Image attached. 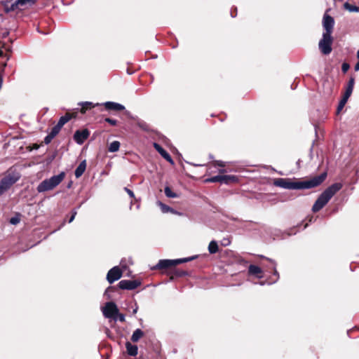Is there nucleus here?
<instances>
[{
    "label": "nucleus",
    "mask_w": 359,
    "mask_h": 359,
    "mask_svg": "<svg viewBox=\"0 0 359 359\" xmlns=\"http://www.w3.org/2000/svg\"><path fill=\"white\" fill-rule=\"evenodd\" d=\"M349 65L346 62H344L341 65V70L344 73H346L349 69Z\"/></svg>",
    "instance_id": "obj_34"
},
{
    "label": "nucleus",
    "mask_w": 359,
    "mask_h": 359,
    "mask_svg": "<svg viewBox=\"0 0 359 359\" xmlns=\"http://www.w3.org/2000/svg\"><path fill=\"white\" fill-rule=\"evenodd\" d=\"M235 15H233V13L231 12V17H234Z\"/></svg>",
    "instance_id": "obj_48"
},
{
    "label": "nucleus",
    "mask_w": 359,
    "mask_h": 359,
    "mask_svg": "<svg viewBox=\"0 0 359 359\" xmlns=\"http://www.w3.org/2000/svg\"><path fill=\"white\" fill-rule=\"evenodd\" d=\"M54 138V137L51 136V134L49 133L44 139V142L46 144H48L50 141Z\"/></svg>",
    "instance_id": "obj_37"
},
{
    "label": "nucleus",
    "mask_w": 359,
    "mask_h": 359,
    "mask_svg": "<svg viewBox=\"0 0 359 359\" xmlns=\"http://www.w3.org/2000/svg\"><path fill=\"white\" fill-rule=\"evenodd\" d=\"M333 39L331 34H323V38L319 41V49L324 55H328L332 52V43Z\"/></svg>",
    "instance_id": "obj_4"
},
{
    "label": "nucleus",
    "mask_w": 359,
    "mask_h": 359,
    "mask_svg": "<svg viewBox=\"0 0 359 359\" xmlns=\"http://www.w3.org/2000/svg\"><path fill=\"white\" fill-rule=\"evenodd\" d=\"M122 276V271L118 266H114L111 269L107 275V281L109 283H113L116 280L120 279Z\"/></svg>",
    "instance_id": "obj_8"
},
{
    "label": "nucleus",
    "mask_w": 359,
    "mask_h": 359,
    "mask_svg": "<svg viewBox=\"0 0 359 359\" xmlns=\"http://www.w3.org/2000/svg\"><path fill=\"white\" fill-rule=\"evenodd\" d=\"M65 172H62L59 175H54L49 179L44 180L37 187V191L39 193L50 191L56 187L64 180Z\"/></svg>",
    "instance_id": "obj_3"
},
{
    "label": "nucleus",
    "mask_w": 359,
    "mask_h": 359,
    "mask_svg": "<svg viewBox=\"0 0 359 359\" xmlns=\"http://www.w3.org/2000/svg\"><path fill=\"white\" fill-rule=\"evenodd\" d=\"M104 105L106 108L109 110L121 111L125 109L123 105L113 102H107Z\"/></svg>",
    "instance_id": "obj_14"
},
{
    "label": "nucleus",
    "mask_w": 359,
    "mask_h": 359,
    "mask_svg": "<svg viewBox=\"0 0 359 359\" xmlns=\"http://www.w3.org/2000/svg\"><path fill=\"white\" fill-rule=\"evenodd\" d=\"M187 259H163L160 260L157 265L155 266V269H168L172 266H174L178 264L186 262Z\"/></svg>",
    "instance_id": "obj_7"
},
{
    "label": "nucleus",
    "mask_w": 359,
    "mask_h": 359,
    "mask_svg": "<svg viewBox=\"0 0 359 359\" xmlns=\"http://www.w3.org/2000/svg\"><path fill=\"white\" fill-rule=\"evenodd\" d=\"M76 215V212H74L72 213V217H70V218L69 219V223H71L74 219Z\"/></svg>",
    "instance_id": "obj_43"
},
{
    "label": "nucleus",
    "mask_w": 359,
    "mask_h": 359,
    "mask_svg": "<svg viewBox=\"0 0 359 359\" xmlns=\"http://www.w3.org/2000/svg\"><path fill=\"white\" fill-rule=\"evenodd\" d=\"M126 347L128 355L131 356H135L137 355L138 348L136 345H133L130 342H126Z\"/></svg>",
    "instance_id": "obj_15"
},
{
    "label": "nucleus",
    "mask_w": 359,
    "mask_h": 359,
    "mask_svg": "<svg viewBox=\"0 0 359 359\" xmlns=\"http://www.w3.org/2000/svg\"><path fill=\"white\" fill-rule=\"evenodd\" d=\"M248 273L250 275L255 276L256 277L261 278H262V270L260 267L251 264L248 268Z\"/></svg>",
    "instance_id": "obj_13"
},
{
    "label": "nucleus",
    "mask_w": 359,
    "mask_h": 359,
    "mask_svg": "<svg viewBox=\"0 0 359 359\" xmlns=\"http://www.w3.org/2000/svg\"><path fill=\"white\" fill-rule=\"evenodd\" d=\"M334 24V20L333 18L325 13L323 16V26L325 29V32L323 33L332 34Z\"/></svg>",
    "instance_id": "obj_9"
},
{
    "label": "nucleus",
    "mask_w": 359,
    "mask_h": 359,
    "mask_svg": "<svg viewBox=\"0 0 359 359\" xmlns=\"http://www.w3.org/2000/svg\"><path fill=\"white\" fill-rule=\"evenodd\" d=\"M105 121L111 124V126H116L117 124V121L115 119H111L110 118H106Z\"/></svg>",
    "instance_id": "obj_35"
},
{
    "label": "nucleus",
    "mask_w": 359,
    "mask_h": 359,
    "mask_svg": "<svg viewBox=\"0 0 359 359\" xmlns=\"http://www.w3.org/2000/svg\"><path fill=\"white\" fill-rule=\"evenodd\" d=\"M90 135L87 129L76 130L74 135V140L79 144H82Z\"/></svg>",
    "instance_id": "obj_11"
},
{
    "label": "nucleus",
    "mask_w": 359,
    "mask_h": 359,
    "mask_svg": "<svg viewBox=\"0 0 359 359\" xmlns=\"http://www.w3.org/2000/svg\"><path fill=\"white\" fill-rule=\"evenodd\" d=\"M165 194L168 198H177V195L174 193L169 187H165L164 189Z\"/></svg>",
    "instance_id": "obj_26"
},
{
    "label": "nucleus",
    "mask_w": 359,
    "mask_h": 359,
    "mask_svg": "<svg viewBox=\"0 0 359 359\" xmlns=\"http://www.w3.org/2000/svg\"><path fill=\"white\" fill-rule=\"evenodd\" d=\"M275 275H278V272L276 270H275V272H274Z\"/></svg>",
    "instance_id": "obj_46"
},
{
    "label": "nucleus",
    "mask_w": 359,
    "mask_h": 359,
    "mask_svg": "<svg viewBox=\"0 0 359 359\" xmlns=\"http://www.w3.org/2000/svg\"><path fill=\"white\" fill-rule=\"evenodd\" d=\"M124 190L128 193V194L130 196V198H134L135 197V195H134V193H133V191H131L130 189H129L127 187H125Z\"/></svg>",
    "instance_id": "obj_38"
},
{
    "label": "nucleus",
    "mask_w": 359,
    "mask_h": 359,
    "mask_svg": "<svg viewBox=\"0 0 359 359\" xmlns=\"http://www.w3.org/2000/svg\"><path fill=\"white\" fill-rule=\"evenodd\" d=\"M357 58H358V62L355 65V71H359V50L357 52Z\"/></svg>",
    "instance_id": "obj_40"
},
{
    "label": "nucleus",
    "mask_w": 359,
    "mask_h": 359,
    "mask_svg": "<svg viewBox=\"0 0 359 359\" xmlns=\"http://www.w3.org/2000/svg\"><path fill=\"white\" fill-rule=\"evenodd\" d=\"M62 127H60L59 125H56L53 128H52V130L51 132L50 133L51 134V136L52 137H54L56 136L58 133L60 132V130H61Z\"/></svg>",
    "instance_id": "obj_30"
},
{
    "label": "nucleus",
    "mask_w": 359,
    "mask_h": 359,
    "mask_svg": "<svg viewBox=\"0 0 359 359\" xmlns=\"http://www.w3.org/2000/svg\"><path fill=\"white\" fill-rule=\"evenodd\" d=\"M144 336V332L140 329H136L131 337V340L133 342H137Z\"/></svg>",
    "instance_id": "obj_18"
},
{
    "label": "nucleus",
    "mask_w": 359,
    "mask_h": 359,
    "mask_svg": "<svg viewBox=\"0 0 359 359\" xmlns=\"http://www.w3.org/2000/svg\"><path fill=\"white\" fill-rule=\"evenodd\" d=\"M102 311L105 318H113L116 320V315L118 314V309L115 303L112 302H107L105 306L102 307Z\"/></svg>",
    "instance_id": "obj_5"
},
{
    "label": "nucleus",
    "mask_w": 359,
    "mask_h": 359,
    "mask_svg": "<svg viewBox=\"0 0 359 359\" xmlns=\"http://www.w3.org/2000/svg\"><path fill=\"white\" fill-rule=\"evenodd\" d=\"M34 3V0H17L16 4L20 8V10L25 8L28 5H32Z\"/></svg>",
    "instance_id": "obj_19"
},
{
    "label": "nucleus",
    "mask_w": 359,
    "mask_h": 359,
    "mask_svg": "<svg viewBox=\"0 0 359 359\" xmlns=\"http://www.w3.org/2000/svg\"><path fill=\"white\" fill-rule=\"evenodd\" d=\"M353 90V88H351V87H349L347 86L346 88L345 93L343 96L348 99L352 94Z\"/></svg>",
    "instance_id": "obj_31"
},
{
    "label": "nucleus",
    "mask_w": 359,
    "mask_h": 359,
    "mask_svg": "<svg viewBox=\"0 0 359 359\" xmlns=\"http://www.w3.org/2000/svg\"><path fill=\"white\" fill-rule=\"evenodd\" d=\"M140 285L137 280H122L118 283V287L122 290H134Z\"/></svg>",
    "instance_id": "obj_10"
},
{
    "label": "nucleus",
    "mask_w": 359,
    "mask_h": 359,
    "mask_svg": "<svg viewBox=\"0 0 359 359\" xmlns=\"http://www.w3.org/2000/svg\"><path fill=\"white\" fill-rule=\"evenodd\" d=\"M354 84H355V79H354V78L351 77L349 79L347 86H349V87L353 88L354 87Z\"/></svg>",
    "instance_id": "obj_39"
},
{
    "label": "nucleus",
    "mask_w": 359,
    "mask_h": 359,
    "mask_svg": "<svg viewBox=\"0 0 359 359\" xmlns=\"http://www.w3.org/2000/svg\"><path fill=\"white\" fill-rule=\"evenodd\" d=\"M4 10L6 11V13H10V12H12V11H18V10H20V8L19 6H18V4H16V1L11 4V5H8V4H4Z\"/></svg>",
    "instance_id": "obj_20"
},
{
    "label": "nucleus",
    "mask_w": 359,
    "mask_h": 359,
    "mask_svg": "<svg viewBox=\"0 0 359 359\" xmlns=\"http://www.w3.org/2000/svg\"><path fill=\"white\" fill-rule=\"evenodd\" d=\"M120 147V142L118 141L112 142L108 148L109 152H116L118 151Z\"/></svg>",
    "instance_id": "obj_25"
},
{
    "label": "nucleus",
    "mask_w": 359,
    "mask_h": 359,
    "mask_svg": "<svg viewBox=\"0 0 359 359\" xmlns=\"http://www.w3.org/2000/svg\"><path fill=\"white\" fill-rule=\"evenodd\" d=\"M340 182L332 184L328 187L318 198L312 207V210L317 212L320 210L342 188Z\"/></svg>",
    "instance_id": "obj_2"
},
{
    "label": "nucleus",
    "mask_w": 359,
    "mask_h": 359,
    "mask_svg": "<svg viewBox=\"0 0 359 359\" xmlns=\"http://www.w3.org/2000/svg\"><path fill=\"white\" fill-rule=\"evenodd\" d=\"M121 267L125 268V266L122 264V262L121 263Z\"/></svg>",
    "instance_id": "obj_47"
},
{
    "label": "nucleus",
    "mask_w": 359,
    "mask_h": 359,
    "mask_svg": "<svg viewBox=\"0 0 359 359\" xmlns=\"http://www.w3.org/2000/svg\"><path fill=\"white\" fill-rule=\"evenodd\" d=\"M326 176V173H323L306 180L278 178L274 180L273 184L276 187L287 189H311L320 185L325 180Z\"/></svg>",
    "instance_id": "obj_1"
},
{
    "label": "nucleus",
    "mask_w": 359,
    "mask_h": 359,
    "mask_svg": "<svg viewBox=\"0 0 359 359\" xmlns=\"http://www.w3.org/2000/svg\"><path fill=\"white\" fill-rule=\"evenodd\" d=\"M81 112L82 114L86 113V111L88 109H92L93 107H95V105L92 102H86L81 103Z\"/></svg>",
    "instance_id": "obj_24"
},
{
    "label": "nucleus",
    "mask_w": 359,
    "mask_h": 359,
    "mask_svg": "<svg viewBox=\"0 0 359 359\" xmlns=\"http://www.w3.org/2000/svg\"><path fill=\"white\" fill-rule=\"evenodd\" d=\"M208 250L210 254H215L218 251V245L216 241H212L209 243Z\"/></svg>",
    "instance_id": "obj_23"
},
{
    "label": "nucleus",
    "mask_w": 359,
    "mask_h": 359,
    "mask_svg": "<svg viewBox=\"0 0 359 359\" xmlns=\"http://www.w3.org/2000/svg\"><path fill=\"white\" fill-rule=\"evenodd\" d=\"M72 116L69 113H67L65 116L60 117L57 124L59 125L60 127H62L66 123H67L72 118Z\"/></svg>",
    "instance_id": "obj_22"
},
{
    "label": "nucleus",
    "mask_w": 359,
    "mask_h": 359,
    "mask_svg": "<svg viewBox=\"0 0 359 359\" xmlns=\"http://www.w3.org/2000/svg\"><path fill=\"white\" fill-rule=\"evenodd\" d=\"M230 244V241L229 238H224L222 242V245H224V246H226Z\"/></svg>",
    "instance_id": "obj_41"
},
{
    "label": "nucleus",
    "mask_w": 359,
    "mask_h": 359,
    "mask_svg": "<svg viewBox=\"0 0 359 359\" xmlns=\"http://www.w3.org/2000/svg\"><path fill=\"white\" fill-rule=\"evenodd\" d=\"M348 98L345 97H342L341 100H340L339 104H338V107H337V113L339 114L341 110L344 107L346 103L348 101Z\"/></svg>",
    "instance_id": "obj_27"
},
{
    "label": "nucleus",
    "mask_w": 359,
    "mask_h": 359,
    "mask_svg": "<svg viewBox=\"0 0 359 359\" xmlns=\"http://www.w3.org/2000/svg\"><path fill=\"white\" fill-rule=\"evenodd\" d=\"M225 172H226V170H224V169L219 170L220 173H224Z\"/></svg>",
    "instance_id": "obj_44"
},
{
    "label": "nucleus",
    "mask_w": 359,
    "mask_h": 359,
    "mask_svg": "<svg viewBox=\"0 0 359 359\" xmlns=\"http://www.w3.org/2000/svg\"><path fill=\"white\" fill-rule=\"evenodd\" d=\"M116 320H118L121 322H124L126 320L125 316L123 314L119 313V312H118V314L116 315Z\"/></svg>",
    "instance_id": "obj_36"
},
{
    "label": "nucleus",
    "mask_w": 359,
    "mask_h": 359,
    "mask_svg": "<svg viewBox=\"0 0 359 359\" xmlns=\"http://www.w3.org/2000/svg\"><path fill=\"white\" fill-rule=\"evenodd\" d=\"M344 7L346 10L349 11L350 12H359V7L356 6H353L348 3H346L344 4Z\"/></svg>",
    "instance_id": "obj_28"
},
{
    "label": "nucleus",
    "mask_w": 359,
    "mask_h": 359,
    "mask_svg": "<svg viewBox=\"0 0 359 359\" xmlns=\"http://www.w3.org/2000/svg\"><path fill=\"white\" fill-rule=\"evenodd\" d=\"M11 53L9 50V48L6 47L5 45L0 46V57H6L8 59L10 57Z\"/></svg>",
    "instance_id": "obj_21"
},
{
    "label": "nucleus",
    "mask_w": 359,
    "mask_h": 359,
    "mask_svg": "<svg viewBox=\"0 0 359 359\" xmlns=\"http://www.w3.org/2000/svg\"><path fill=\"white\" fill-rule=\"evenodd\" d=\"M137 311V306L135 307V309H134L133 310V313L135 314Z\"/></svg>",
    "instance_id": "obj_45"
},
{
    "label": "nucleus",
    "mask_w": 359,
    "mask_h": 359,
    "mask_svg": "<svg viewBox=\"0 0 359 359\" xmlns=\"http://www.w3.org/2000/svg\"><path fill=\"white\" fill-rule=\"evenodd\" d=\"M222 183L229 184L238 182V177L235 175H222Z\"/></svg>",
    "instance_id": "obj_17"
},
{
    "label": "nucleus",
    "mask_w": 359,
    "mask_h": 359,
    "mask_svg": "<svg viewBox=\"0 0 359 359\" xmlns=\"http://www.w3.org/2000/svg\"><path fill=\"white\" fill-rule=\"evenodd\" d=\"M222 175H217L212 177L210 178L206 179L205 181L206 182H220L222 183Z\"/></svg>",
    "instance_id": "obj_29"
},
{
    "label": "nucleus",
    "mask_w": 359,
    "mask_h": 359,
    "mask_svg": "<svg viewBox=\"0 0 359 359\" xmlns=\"http://www.w3.org/2000/svg\"><path fill=\"white\" fill-rule=\"evenodd\" d=\"M17 177L6 175L0 181V196L7 191L18 180Z\"/></svg>",
    "instance_id": "obj_6"
},
{
    "label": "nucleus",
    "mask_w": 359,
    "mask_h": 359,
    "mask_svg": "<svg viewBox=\"0 0 359 359\" xmlns=\"http://www.w3.org/2000/svg\"><path fill=\"white\" fill-rule=\"evenodd\" d=\"M215 163L216 165H218L219 167H224L225 166V163L224 161H216Z\"/></svg>",
    "instance_id": "obj_42"
},
{
    "label": "nucleus",
    "mask_w": 359,
    "mask_h": 359,
    "mask_svg": "<svg viewBox=\"0 0 359 359\" xmlns=\"http://www.w3.org/2000/svg\"><path fill=\"white\" fill-rule=\"evenodd\" d=\"M158 205L161 208V210L163 212H168L169 211H171V208L169 206L162 203L161 202H158Z\"/></svg>",
    "instance_id": "obj_32"
},
{
    "label": "nucleus",
    "mask_w": 359,
    "mask_h": 359,
    "mask_svg": "<svg viewBox=\"0 0 359 359\" xmlns=\"http://www.w3.org/2000/svg\"><path fill=\"white\" fill-rule=\"evenodd\" d=\"M20 217L18 216H15V217L11 218L10 223L15 225V224H18L20 222Z\"/></svg>",
    "instance_id": "obj_33"
},
{
    "label": "nucleus",
    "mask_w": 359,
    "mask_h": 359,
    "mask_svg": "<svg viewBox=\"0 0 359 359\" xmlns=\"http://www.w3.org/2000/svg\"><path fill=\"white\" fill-rule=\"evenodd\" d=\"M154 147L161 155L163 158H164L171 164H174V161L171 158L170 155L164 149H163V147L161 145H159L158 143H154Z\"/></svg>",
    "instance_id": "obj_12"
},
{
    "label": "nucleus",
    "mask_w": 359,
    "mask_h": 359,
    "mask_svg": "<svg viewBox=\"0 0 359 359\" xmlns=\"http://www.w3.org/2000/svg\"><path fill=\"white\" fill-rule=\"evenodd\" d=\"M86 168V161H83L79 166L75 170V176L76 178L80 177L83 172H85Z\"/></svg>",
    "instance_id": "obj_16"
}]
</instances>
